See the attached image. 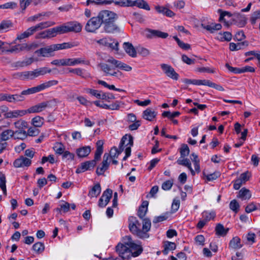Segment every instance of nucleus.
<instances>
[{
  "label": "nucleus",
  "instance_id": "7c9ffc66",
  "mask_svg": "<svg viewBox=\"0 0 260 260\" xmlns=\"http://www.w3.org/2000/svg\"><path fill=\"white\" fill-rule=\"evenodd\" d=\"M237 197L242 200H248L251 197V193L249 189L243 187L240 190Z\"/></svg>",
  "mask_w": 260,
  "mask_h": 260
},
{
  "label": "nucleus",
  "instance_id": "09e8293b",
  "mask_svg": "<svg viewBox=\"0 0 260 260\" xmlns=\"http://www.w3.org/2000/svg\"><path fill=\"white\" fill-rule=\"evenodd\" d=\"M114 21L108 22L105 23L104 25V29L107 32H113L115 30L117 29L116 25L114 23Z\"/></svg>",
  "mask_w": 260,
  "mask_h": 260
},
{
  "label": "nucleus",
  "instance_id": "49530a36",
  "mask_svg": "<svg viewBox=\"0 0 260 260\" xmlns=\"http://www.w3.org/2000/svg\"><path fill=\"white\" fill-rule=\"evenodd\" d=\"M13 133L14 135L13 136V137L15 139L24 140L27 137V133L25 131H13Z\"/></svg>",
  "mask_w": 260,
  "mask_h": 260
},
{
  "label": "nucleus",
  "instance_id": "0e129e2a",
  "mask_svg": "<svg viewBox=\"0 0 260 260\" xmlns=\"http://www.w3.org/2000/svg\"><path fill=\"white\" fill-rule=\"evenodd\" d=\"M84 60L81 58H70V66H75L80 64L83 63Z\"/></svg>",
  "mask_w": 260,
  "mask_h": 260
},
{
  "label": "nucleus",
  "instance_id": "cd10ccee",
  "mask_svg": "<svg viewBox=\"0 0 260 260\" xmlns=\"http://www.w3.org/2000/svg\"><path fill=\"white\" fill-rule=\"evenodd\" d=\"M129 7L137 6V7L146 10H150L149 5L144 0H136L132 1L131 0Z\"/></svg>",
  "mask_w": 260,
  "mask_h": 260
},
{
  "label": "nucleus",
  "instance_id": "a211bd4d",
  "mask_svg": "<svg viewBox=\"0 0 260 260\" xmlns=\"http://www.w3.org/2000/svg\"><path fill=\"white\" fill-rule=\"evenodd\" d=\"M31 160L30 159L21 156L19 158L16 159L13 162V166L14 167L23 168L25 167H28L31 165Z\"/></svg>",
  "mask_w": 260,
  "mask_h": 260
},
{
  "label": "nucleus",
  "instance_id": "6e6d98bb",
  "mask_svg": "<svg viewBox=\"0 0 260 260\" xmlns=\"http://www.w3.org/2000/svg\"><path fill=\"white\" fill-rule=\"evenodd\" d=\"M151 228V222L149 219H145L143 221V227L142 230L141 232L143 233H146L147 234V232H148ZM148 236V235H147Z\"/></svg>",
  "mask_w": 260,
  "mask_h": 260
},
{
  "label": "nucleus",
  "instance_id": "f8f14e48",
  "mask_svg": "<svg viewBox=\"0 0 260 260\" xmlns=\"http://www.w3.org/2000/svg\"><path fill=\"white\" fill-rule=\"evenodd\" d=\"M160 67L164 73L168 77L175 80L178 79L179 75L175 71L174 69L170 65L162 63L160 64Z\"/></svg>",
  "mask_w": 260,
  "mask_h": 260
},
{
  "label": "nucleus",
  "instance_id": "338daca9",
  "mask_svg": "<svg viewBox=\"0 0 260 260\" xmlns=\"http://www.w3.org/2000/svg\"><path fill=\"white\" fill-rule=\"evenodd\" d=\"M204 176L208 181H210L217 179L220 176V173L219 172H215L213 173L207 175L204 174Z\"/></svg>",
  "mask_w": 260,
  "mask_h": 260
},
{
  "label": "nucleus",
  "instance_id": "dca6fc26",
  "mask_svg": "<svg viewBox=\"0 0 260 260\" xmlns=\"http://www.w3.org/2000/svg\"><path fill=\"white\" fill-rule=\"evenodd\" d=\"M26 109H16L10 110L9 112L5 115L6 118L14 119L18 118L27 115Z\"/></svg>",
  "mask_w": 260,
  "mask_h": 260
},
{
  "label": "nucleus",
  "instance_id": "a19ab883",
  "mask_svg": "<svg viewBox=\"0 0 260 260\" xmlns=\"http://www.w3.org/2000/svg\"><path fill=\"white\" fill-rule=\"evenodd\" d=\"M247 45V42H240L235 44L234 43H231L230 44V49L231 51H237L243 49L244 46Z\"/></svg>",
  "mask_w": 260,
  "mask_h": 260
},
{
  "label": "nucleus",
  "instance_id": "f257e3e1",
  "mask_svg": "<svg viewBox=\"0 0 260 260\" xmlns=\"http://www.w3.org/2000/svg\"><path fill=\"white\" fill-rule=\"evenodd\" d=\"M116 251L120 258L124 260L138 256L142 252L143 248L139 242L133 241L129 236H125L116 246Z\"/></svg>",
  "mask_w": 260,
  "mask_h": 260
},
{
  "label": "nucleus",
  "instance_id": "37998d69",
  "mask_svg": "<svg viewBox=\"0 0 260 260\" xmlns=\"http://www.w3.org/2000/svg\"><path fill=\"white\" fill-rule=\"evenodd\" d=\"M34 32L35 31L32 27H30L24 32L18 35L17 37V40H21L25 38H27L29 37L30 36L32 35Z\"/></svg>",
  "mask_w": 260,
  "mask_h": 260
},
{
  "label": "nucleus",
  "instance_id": "2f4dec72",
  "mask_svg": "<svg viewBox=\"0 0 260 260\" xmlns=\"http://www.w3.org/2000/svg\"><path fill=\"white\" fill-rule=\"evenodd\" d=\"M232 35L229 31L219 32L217 34L216 39L220 41H230L232 40Z\"/></svg>",
  "mask_w": 260,
  "mask_h": 260
},
{
  "label": "nucleus",
  "instance_id": "69168bd1",
  "mask_svg": "<svg viewBox=\"0 0 260 260\" xmlns=\"http://www.w3.org/2000/svg\"><path fill=\"white\" fill-rule=\"evenodd\" d=\"M11 26V23L9 21H4L0 23V33L6 31Z\"/></svg>",
  "mask_w": 260,
  "mask_h": 260
},
{
  "label": "nucleus",
  "instance_id": "6ab92c4d",
  "mask_svg": "<svg viewBox=\"0 0 260 260\" xmlns=\"http://www.w3.org/2000/svg\"><path fill=\"white\" fill-rule=\"evenodd\" d=\"M96 164L95 160L86 161L80 164L77 169L76 172L77 173H81L86 171L93 169Z\"/></svg>",
  "mask_w": 260,
  "mask_h": 260
},
{
  "label": "nucleus",
  "instance_id": "3c124183",
  "mask_svg": "<svg viewBox=\"0 0 260 260\" xmlns=\"http://www.w3.org/2000/svg\"><path fill=\"white\" fill-rule=\"evenodd\" d=\"M43 118L39 116H36L31 119V123L35 127H41L43 124Z\"/></svg>",
  "mask_w": 260,
  "mask_h": 260
},
{
  "label": "nucleus",
  "instance_id": "bb28decb",
  "mask_svg": "<svg viewBox=\"0 0 260 260\" xmlns=\"http://www.w3.org/2000/svg\"><path fill=\"white\" fill-rule=\"evenodd\" d=\"M18 76L21 79H33L35 78L39 77L38 73L36 70L32 71L25 72L17 74Z\"/></svg>",
  "mask_w": 260,
  "mask_h": 260
},
{
  "label": "nucleus",
  "instance_id": "4468645a",
  "mask_svg": "<svg viewBox=\"0 0 260 260\" xmlns=\"http://www.w3.org/2000/svg\"><path fill=\"white\" fill-rule=\"evenodd\" d=\"M48 102H43L34 105L26 109L27 113L29 114L42 112L48 106Z\"/></svg>",
  "mask_w": 260,
  "mask_h": 260
},
{
  "label": "nucleus",
  "instance_id": "8fccbe9b",
  "mask_svg": "<svg viewBox=\"0 0 260 260\" xmlns=\"http://www.w3.org/2000/svg\"><path fill=\"white\" fill-rule=\"evenodd\" d=\"M60 208L56 209L60 213H66L69 211L70 205L64 201H61L59 204Z\"/></svg>",
  "mask_w": 260,
  "mask_h": 260
},
{
  "label": "nucleus",
  "instance_id": "680f3d73",
  "mask_svg": "<svg viewBox=\"0 0 260 260\" xmlns=\"http://www.w3.org/2000/svg\"><path fill=\"white\" fill-rule=\"evenodd\" d=\"M180 114V113L178 111L173 113H171L170 111H165L163 112L162 115L164 117H167L170 119H173L174 117L179 116Z\"/></svg>",
  "mask_w": 260,
  "mask_h": 260
},
{
  "label": "nucleus",
  "instance_id": "f03ea898",
  "mask_svg": "<svg viewBox=\"0 0 260 260\" xmlns=\"http://www.w3.org/2000/svg\"><path fill=\"white\" fill-rule=\"evenodd\" d=\"M189 153V149L187 145L183 144L180 149L181 157L178 159L177 163L186 167L190 171L192 176H194L196 173H199L201 171L200 159L198 155L195 153H192L190 155V158L193 163L194 169L192 168L189 159L185 158Z\"/></svg>",
  "mask_w": 260,
  "mask_h": 260
},
{
  "label": "nucleus",
  "instance_id": "20e7f679",
  "mask_svg": "<svg viewBox=\"0 0 260 260\" xmlns=\"http://www.w3.org/2000/svg\"><path fill=\"white\" fill-rule=\"evenodd\" d=\"M220 13L219 21L221 22L226 23V20L225 17L230 18L233 17V21L234 24L236 25L239 27H244L247 23V18L246 16L239 13H234L232 14L231 13L227 11H222L221 10H218Z\"/></svg>",
  "mask_w": 260,
  "mask_h": 260
},
{
  "label": "nucleus",
  "instance_id": "58836bf2",
  "mask_svg": "<svg viewBox=\"0 0 260 260\" xmlns=\"http://www.w3.org/2000/svg\"><path fill=\"white\" fill-rule=\"evenodd\" d=\"M14 135L13 131L12 129H6L3 131L0 135V140L5 141L8 140Z\"/></svg>",
  "mask_w": 260,
  "mask_h": 260
},
{
  "label": "nucleus",
  "instance_id": "39448f33",
  "mask_svg": "<svg viewBox=\"0 0 260 260\" xmlns=\"http://www.w3.org/2000/svg\"><path fill=\"white\" fill-rule=\"evenodd\" d=\"M73 46L69 43L53 44L44 48H41L36 52L43 57H48L53 55V52L59 50L71 48Z\"/></svg>",
  "mask_w": 260,
  "mask_h": 260
},
{
  "label": "nucleus",
  "instance_id": "412c9836",
  "mask_svg": "<svg viewBox=\"0 0 260 260\" xmlns=\"http://www.w3.org/2000/svg\"><path fill=\"white\" fill-rule=\"evenodd\" d=\"M100 67L102 71L107 76H111L115 70V66L108 63L106 61V63H101Z\"/></svg>",
  "mask_w": 260,
  "mask_h": 260
},
{
  "label": "nucleus",
  "instance_id": "c85d7f7f",
  "mask_svg": "<svg viewBox=\"0 0 260 260\" xmlns=\"http://www.w3.org/2000/svg\"><path fill=\"white\" fill-rule=\"evenodd\" d=\"M157 113L151 109L148 108L143 113V117L148 121H152L155 117Z\"/></svg>",
  "mask_w": 260,
  "mask_h": 260
},
{
  "label": "nucleus",
  "instance_id": "13d9d810",
  "mask_svg": "<svg viewBox=\"0 0 260 260\" xmlns=\"http://www.w3.org/2000/svg\"><path fill=\"white\" fill-rule=\"evenodd\" d=\"M11 103H16L22 102L25 100V97L23 96L21 92L20 94H11Z\"/></svg>",
  "mask_w": 260,
  "mask_h": 260
},
{
  "label": "nucleus",
  "instance_id": "9d476101",
  "mask_svg": "<svg viewBox=\"0 0 260 260\" xmlns=\"http://www.w3.org/2000/svg\"><path fill=\"white\" fill-rule=\"evenodd\" d=\"M101 25V22L99 18L93 17L90 18L85 25V29L88 32H93L98 29Z\"/></svg>",
  "mask_w": 260,
  "mask_h": 260
},
{
  "label": "nucleus",
  "instance_id": "de8ad7c7",
  "mask_svg": "<svg viewBox=\"0 0 260 260\" xmlns=\"http://www.w3.org/2000/svg\"><path fill=\"white\" fill-rule=\"evenodd\" d=\"M194 72L196 73H208L214 74L215 73L214 68H210L209 67H197L194 69Z\"/></svg>",
  "mask_w": 260,
  "mask_h": 260
},
{
  "label": "nucleus",
  "instance_id": "5fc2aeb1",
  "mask_svg": "<svg viewBox=\"0 0 260 260\" xmlns=\"http://www.w3.org/2000/svg\"><path fill=\"white\" fill-rule=\"evenodd\" d=\"M56 35L63 34L68 32L67 24L65 23L62 25H60L54 27Z\"/></svg>",
  "mask_w": 260,
  "mask_h": 260
},
{
  "label": "nucleus",
  "instance_id": "4be33fe9",
  "mask_svg": "<svg viewBox=\"0 0 260 260\" xmlns=\"http://www.w3.org/2000/svg\"><path fill=\"white\" fill-rule=\"evenodd\" d=\"M110 162L108 161V156L105 154L103 157V161L101 166L96 169V173L98 175H102L107 170L109 167Z\"/></svg>",
  "mask_w": 260,
  "mask_h": 260
},
{
  "label": "nucleus",
  "instance_id": "bf43d9fd",
  "mask_svg": "<svg viewBox=\"0 0 260 260\" xmlns=\"http://www.w3.org/2000/svg\"><path fill=\"white\" fill-rule=\"evenodd\" d=\"M137 52H138L140 55L144 57L148 56L150 54L149 50L143 47H138Z\"/></svg>",
  "mask_w": 260,
  "mask_h": 260
},
{
  "label": "nucleus",
  "instance_id": "052dcab7",
  "mask_svg": "<svg viewBox=\"0 0 260 260\" xmlns=\"http://www.w3.org/2000/svg\"><path fill=\"white\" fill-rule=\"evenodd\" d=\"M84 92L89 93L90 95L95 96L97 99H99L100 98L101 91L95 90V89H92L90 88H85L84 89Z\"/></svg>",
  "mask_w": 260,
  "mask_h": 260
},
{
  "label": "nucleus",
  "instance_id": "393cba45",
  "mask_svg": "<svg viewBox=\"0 0 260 260\" xmlns=\"http://www.w3.org/2000/svg\"><path fill=\"white\" fill-rule=\"evenodd\" d=\"M101 192V187L99 183L94 184L89 190L88 196L92 198H96Z\"/></svg>",
  "mask_w": 260,
  "mask_h": 260
},
{
  "label": "nucleus",
  "instance_id": "b1692460",
  "mask_svg": "<svg viewBox=\"0 0 260 260\" xmlns=\"http://www.w3.org/2000/svg\"><path fill=\"white\" fill-rule=\"evenodd\" d=\"M66 24L68 32H78L82 30V25L78 22L73 21L67 23Z\"/></svg>",
  "mask_w": 260,
  "mask_h": 260
},
{
  "label": "nucleus",
  "instance_id": "a878e982",
  "mask_svg": "<svg viewBox=\"0 0 260 260\" xmlns=\"http://www.w3.org/2000/svg\"><path fill=\"white\" fill-rule=\"evenodd\" d=\"M91 151L90 146H83L76 149V152L79 157L83 158L87 156Z\"/></svg>",
  "mask_w": 260,
  "mask_h": 260
},
{
  "label": "nucleus",
  "instance_id": "5701e85b",
  "mask_svg": "<svg viewBox=\"0 0 260 260\" xmlns=\"http://www.w3.org/2000/svg\"><path fill=\"white\" fill-rule=\"evenodd\" d=\"M123 48L128 55L132 57H137V51L131 43L124 42L123 44Z\"/></svg>",
  "mask_w": 260,
  "mask_h": 260
},
{
  "label": "nucleus",
  "instance_id": "774afa93",
  "mask_svg": "<svg viewBox=\"0 0 260 260\" xmlns=\"http://www.w3.org/2000/svg\"><path fill=\"white\" fill-rule=\"evenodd\" d=\"M32 248L34 250L37 252H41L44 250V246L43 243L41 242H38L33 245Z\"/></svg>",
  "mask_w": 260,
  "mask_h": 260
},
{
  "label": "nucleus",
  "instance_id": "a18cd8bd",
  "mask_svg": "<svg viewBox=\"0 0 260 260\" xmlns=\"http://www.w3.org/2000/svg\"><path fill=\"white\" fill-rule=\"evenodd\" d=\"M112 3L120 7H129L131 0H111L109 1V4Z\"/></svg>",
  "mask_w": 260,
  "mask_h": 260
},
{
  "label": "nucleus",
  "instance_id": "0eeeda50",
  "mask_svg": "<svg viewBox=\"0 0 260 260\" xmlns=\"http://www.w3.org/2000/svg\"><path fill=\"white\" fill-rule=\"evenodd\" d=\"M58 82L56 80H51L42 84H41L36 87H33L28 88L26 90H24L21 92L23 96L24 95H28L34 94L41 91H42L46 88H48L52 86L55 85L57 84Z\"/></svg>",
  "mask_w": 260,
  "mask_h": 260
},
{
  "label": "nucleus",
  "instance_id": "2eb2a0df",
  "mask_svg": "<svg viewBox=\"0 0 260 260\" xmlns=\"http://www.w3.org/2000/svg\"><path fill=\"white\" fill-rule=\"evenodd\" d=\"M144 35L148 38H153L155 37L166 38L168 34L157 30L147 29L144 32Z\"/></svg>",
  "mask_w": 260,
  "mask_h": 260
},
{
  "label": "nucleus",
  "instance_id": "c03bdc74",
  "mask_svg": "<svg viewBox=\"0 0 260 260\" xmlns=\"http://www.w3.org/2000/svg\"><path fill=\"white\" fill-rule=\"evenodd\" d=\"M18 47L20 52L23 51H29L31 49H34L37 47V45L34 43H23L21 44H18Z\"/></svg>",
  "mask_w": 260,
  "mask_h": 260
},
{
  "label": "nucleus",
  "instance_id": "6e6552de",
  "mask_svg": "<svg viewBox=\"0 0 260 260\" xmlns=\"http://www.w3.org/2000/svg\"><path fill=\"white\" fill-rule=\"evenodd\" d=\"M98 17L99 18L101 23H108V22L115 21L117 19V14L109 10H103L99 12Z\"/></svg>",
  "mask_w": 260,
  "mask_h": 260
},
{
  "label": "nucleus",
  "instance_id": "423d86ee",
  "mask_svg": "<svg viewBox=\"0 0 260 260\" xmlns=\"http://www.w3.org/2000/svg\"><path fill=\"white\" fill-rule=\"evenodd\" d=\"M94 42L98 44L101 47H105L117 53L119 50L118 42L112 38L105 37L99 40H94Z\"/></svg>",
  "mask_w": 260,
  "mask_h": 260
},
{
  "label": "nucleus",
  "instance_id": "c9c22d12",
  "mask_svg": "<svg viewBox=\"0 0 260 260\" xmlns=\"http://www.w3.org/2000/svg\"><path fill=\"white\" fill-rule=\"evenodd\" d=\"M148 204L149 203L147 201H144L139 207L138 215L140 218H143L146 215L148 210Z\"/></svg>",
  "mask_w": 260,
  "mask_h": 260
},
{
  "label": "nucleus",
  "instance_id": "603ef678",
  "mask_svg": "<svg viewBox=\"0 0 260 260\" xmlns=\"http://www.w3.org/2000/svg\"><path fill=\"white\" fill-rule=\"evenodd\" d=\"M6 182V181L5 175L0 172V187L5 195L7 194Z\"/></svg>",
  "mask_w": 260,
  "mask_h": 260
},
{
  "label": "nucleus",
  "instance_id": "9b49d317",
  "mask_svg": "<svg viewBox=\"0 0 260 260\" xmlns=\"http://www.w3.org/2000/svg\"><path fill=\"white\" fill-rule=\"evenodd\" d=\"M106 61L115 66V68H119L126 72H129L132 70V68L129 65L120 61L117 60L112 56H109L106 59Z\"/></svg>",
  "mask_w": 260,
  "mask_h": 260
},
{
  "label": "nucleus",
  "instance_id": "ea45409f",
  "mask_svg": "<svg viewBox=\"0 0 260 260\" xmlns=\"http://www.w3.org/2000/svg\"><path fill=\"white\" fill-rule=\"evenodd\" d=\"M51 64L57 66H70V58L55 59L51 62Z\"/></svg>",
  "mask_w": 260,
  "mask_h": 260
},
{
  "label": "nucleus",
  "instance_id": "79ce46f5",
  "mask_svg": "<svg viewBox=\"0 0 260 260\" xmlns=\"http://www.w3.org/2000/svg\"><path fill=\"white\" fill-rule=\"evenodd\" d=\"M53 150L57 154L61 155L65 151L64 145L60 142H56L53 146Z\"/></svg>",
  "mask_w": 260,
  "mask_h": 260
},
{
  "label": "nucleus",
  "instance_id": "1a4fd4ad",
  "mask_svg": "<svg viewBox=\"0 0 260 260\" xmlns=\"http://www.w3.org/2000/svg\"><path fill=\"white\" fill-rule=\"evenodd\" d=\"M140 224L135 218L131 217L130 222L129 224V229L131 232L133 234L137 235L138 237L141 238H147V236L145 233L141 232L139 229Z\"/></svg>",
  "mask_w": 260,
  "mask_h": 260
},
{
  "label": "nucleus",
  "instance_id": "c756f323",
  "mask_svg": "<svg viewBox=\"0 0 260 260\" xmlns=\"http://www.w3.org/2000/svg\"><path fill=\"white\" fill-rule=\"evenodd\" d=\"M54 27L45 30L38 35V38H50L56 36Z\"/></svg>",
  "mask_w": 260,
  "mask_h": 260
},
{
  "label": "nucleus",
  "instance_id": "f3484780",
  "mask_svg": "<svg viewBox=\"0 0 260 260\" xmlns=\"http://www.w3.org/2000/svg\"><path fill=\"white\" fill-rule=\"evenodd\" d=\"M250 175L248 172H245L240 175L234 183V188L236 190L239 189L240 187L245 184L249 179Z\"/></svg>",
  "mask_w": 260,
  "mask_h": 260
},
{
  "label": "nucleus",
  "instance_id": "e433bc0d",
  "mask_svg": "<svg viewBox=\"0 0 260 260\" xmlns=\"http://www.w3.org/2000/svg\"><path fill=\"white\" fill-rule=\"evenodd\" d=\"M104 145V142L103 140H99L96 144V150L94 156V160H98L100 159L101 155L103 153V146Z\"/></svg>",
  "mask_w": 260,
  "mask_h": 260
},
{
  "label": "nucleus",
  "instance_id": "4d7b16f0",
  "mask_svg": "<svg viewBox=\"0 0 260 260\" xmlns=\"http://www.w3.org/2000/svg\"><path fill=\"white\" fill-rule=\"evenodd\" d=\"M14 125L16 128L22 129L27 127V123L24 120L19 119L14 122Z\"/></svg>",
  "mask_w": 260,
  "mask_h": 260
},
{
  "label": "nucleus",
  "instance_id": "4c0bfd02",
  "mask_svg": "<svg viewBox=\"0 0 260 260\" xmlns=\"http://www.w3.org/2000/svg\"><path fill=\"white\" fill-rule=\"evenodd\" d=\"M164 249L162 250V253L167 255L169 251L174 250L176 248V245L175 243L169 241H165L164 244Z\"/></svg>",
  "mask_w": 260,
  "mask_h": 260
},
{
  "label": "nucleus",
  "instance_id": "ddd939ff",
  "mask_svg": "<svg viewBox=\"0 0 260 260\" xmlns=\"http://www.w3.org/2000/svg\"><path fill=\"white\" fill-rule=\"evenodd\" d=\"M112 194V190L107 189L104 191L98 202V206L100 208H104L107 206L110 200Z\"/></svg>",
  "mask_w": 260,
  "mask_h": 260
},
{
  "label": "nucleus",
  "instance_id": "aec40b11",
  "mask_svg": "<svg viewBox=\"0 0 260 260\" xmlns=\"http://www.w3.org/2000/svg\"><path fill=\"white\" fill-rule=\"evenodd\" d=\"M201 26L211 33H214L222 28V26L220 23H216L213 22H209L206 24L202 23Z\"/></svg>",
  "mask_w": 260,
  "mask_h": 260
},
{
  "label": "nucleus",
  "instance_id": "72a5a7b5",
  "mask_svg": "<svg viewBox=\"0 0 260 260\" xmlns=\"http://www.w3.org/2000/svg\"><path fill=\"white\" fill-rule=\"evenodd\" d=\"M55 24V22L53 21H46L37 24L35 26H32L35 32L41 30L44 28H47L48 27L51 26Z\"/></svg>",
  "mask_w": 260,
  "mask_h": 260
},
{
  "label": "nucleus",
  "instance_id": "f704fd0d",
  "mask_svg": "<svg viewBox=\"0 0 260 260\" xmlns=\"http://www.w3.org/2000/svg\"><path fill=\"white\" fill-rule=\"evenodd\" d=\"M215 233L218 236L224 237L229 232V228H225L224 226L218 223L215 227Z\"/></svg>",
  "mask_w": 260,
  "mask_h": 260
},
{
  "label": "nucleus",
  "instance_id": "e2e57ef3",
  "mask_svg": "<svg viewBox=\"0 0 260 260\" xmlns=\"http://www.w3.org/2000/svg\"><path fill=\"white\" fill-rule=\"evenodd\" d=\"M62 155V159L69 161H73L74 160L75 154L69 151H65Z\"/></svg>",
  "mask_w": 260,
  "mask_h": 260
},
{
  "label": "nucleus",
  "instance_id": "7ed1b4c3",
  "mask_svg": "<svg viewBox=\"0 0 260 260\" xmlns=\"http://www.w3.org/2000/svg\"><path fill=\"white\" fill-rule=\"evenodd\" d=\"M133 145V138L131 135H126L123 136L119 144V150L116 147L111 148L109 154L106 153L108 156V161L110 162L112 161L113 164H117L118 161L116 158L120 153L124 151L125 156L123 160H125L131 155V147Z\"/></svg>",
  "mask_w": 260,
  "mask_h": 260
},
{
  "label": "nucleus",
  "instance_id": "864d4df0",
  "mask_svg": "<svg viewBox=\"0 0 260 260\" xmlns=\"http://www.w3.org/2000/svg\"><path fill=\"white\" fill-rule=\"evenodd\" d=\"M202 216L208 222L215 218V213L214 211H204L202 213Z\"/></svg>",
  "mask_w": 260,
  "mask_h": 260
},
{
  "label": "nucleus",
  "instance_id": "473e14b6",
  "mask_svg": "<svg viewBox=\"0 0 260 260\" xmlns=\"http://www.w3.org/2000/svg\"><path fill=\"white\" fill-rule=\"evenodd\" d=\"M230 248L234 249H238L242 247L241 240L238 237H234L230 242Z\"/></svg>",
  "mask_w": 260,
  "mask_h": 260
}]
</instances>
